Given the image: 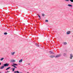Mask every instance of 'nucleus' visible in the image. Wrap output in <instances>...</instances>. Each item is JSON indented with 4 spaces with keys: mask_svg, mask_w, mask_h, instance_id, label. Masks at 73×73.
Returning <instances> with one entry per match:
<instances>
[{
    "mask_svg": "<svg viewBox=\"0 0 73 73\" xmlns=\"http://www.w3.org/2000/svg\"><path fill=\"white\" fill-rule=\"evenodd\" d=\"M42 16H43V17L45 16V14H42Z\"/></svg>",
    "mask_w": 73,
    "mask_h": 73,
    "instance_id": "20",
    "label": "nucleus"
},
{
    "mask_svg": "<svg viewBox=\"0 0 73 73\" xmlns=\"http://www.w3.org/2000/svg\"><path fill=\"white\" fill-rule=\"evenodd\" d=\"M0 73H1V72H0Z\"/></svg>",
    "mask_w": 73,
    "mask_h": 73,
    "instance_id": "31",
    "label": "nucleus"
},
{
    "mask_svg": "<svg viewBox=\"0 0 73 73\" xmlns=\"http://www.w3.org/2000/svg\"><path fill=\"white\" fill-rule=\"evenodd\" d=\"M71 2H73V0H70Z\"/></svg>",
    "mask_w": 73,
    "mask_h": 73,
    "instance_id": "23",
    "label": "nucleus"
},
{
    "mask_svg": "<svg viewBox=\"0 0 73 73\" xmlns=\"http://www.w3.org/2000/svg\"><path fill=\"white\" fill-rule=\"evenodd\" d=\"M20 73H23V72H20Z\"/></svg>",
    "mask_w": 73,
    "mask_h": 73,
    "instance_id": "30",
    "label": "nucleus"
},
{
    "mask_svg": "<svg viewBox=\"0 0 73 73\" xmlns=\"http://www.w3.org/2000/svg\"><path fill=\"white\" fill-rule=\"evenodd\" d=\"M4 34L5 35H7V33L5 32L4 33Z\"/></svg>",
    "mask_w": 73,
    "mask_h": 73,
    "instance_id": "21",
    "label": "nucleus"
},
{
    "mask_svg": "<svg viewBox=\"0 0 73 73\" xmlns=\"http://www.w3.org/2000/svg\"><path fill=\"white\" fill-rule=\"evenodd\" d=\"M55 57V56L52 55L50 56V58H53V57Z\"/></svg>",
    "mask_w": 73,
    "mask_h": 73,
    "instance_id": "8",
    "label": "nucleus"
},
{
    "mask_svg": "<svg viewBox=\"0 0 73 73\" xmlns=\"http://www.w3.org/2000/svg\"><path fill=\"white\" fill-rule=\"evenodd\" d=\"M22 61H23V59H21V60H19V62H22Z\"/></svg>",
    "mask_w": 73,
    "mask_h": 73,
    "instance_id": "16",
    "label": "nucleus"
},
{
    "mask_svg": "<svg viewBox=\"0 0 73 73\" xmlns=\"http://www.w3.org/2000/svg\"><path fill=\"white\" fill-rule=\"evenodd\" d=\"M65 1H69V0H65Z\"/></svg>",
    "mask_w": 73,
    "mask_h": 73,
    "instance_id": "24",
    "label": "nucleus"
},
{
    "mask_svg": "<svg viewBox=\"0 0 73 73\" xmlns=\"http://www.w3.org/2000/svg\"><path fill=\"white\" fill-rule=\"evenodd\" d=\"M4 68V66H2L1 67H0V69H3Z\"/></svg>",
    "mask_w": 73,
    "mask_h": 73,
    "instance_id": "6",
    "label": "nucleus"
},
{
    "mask_svg": "<svg viewBox=\"0 0 73 73\" xmlns=\"http://www.w3.org/2000/svg\"><path fill=\"white\" fill-rule=\"evenodd\" d=\"M27 73H29L28 72Z\"/></svg>",
    "mask_w": 73,
    "mask_h": 73,
    "instance_id": "32",
    "label": "nucleus"
},
{
    "mask_svg": "<svg viewBox=\"0 0 73 73\" xmlns=\"http://www.w3.org/2000/svg\"><path fill=\"white\" fill-rule=\"evenodd\" d=\"M61 56V54H59V55H56V56H55V58H57L58 57H60Z\"/></svg>",
    "mask_w": 73,
    "mask_h": 73,
    "instance_id": "5",
    "label": "nucleus"
},
{
    "mask_svg": "<svg viewBox=\"0 0 73 73\" xmlns=\"http://www.w3.org/2000/svg\"><path fill=\"white\" fill-rule=\"evenodd\" d=\"M3 65L4 66H5V67L6 66H9V64H8L7 63L4 64Z\"/></svg>",
    "mask_w": 73,
    "mask_h": 73,
    "instance_id": "2",
    "label": "nucleus"
},
{
    "mask_svg": "<svg viewBox=\"0 0 73 73\" xmlns=\"http://www.w3.org/2000/svg\"><path fill=\"white\" fill-rule=\"evenodd\" d=\"M17 64H16L13 63V65H11V66H13V67H14L15 68H17V67H16L15 66H17Z\"/></svg>",
    "mask_w": 73,
    "mask_h": 73,
    "instance_id": "1",
    "label": "nucleus"
},
{
    "mask_svg": "<svg viewBox=\"0 0 73 73\" xmlns=\"http://www.w3.org/2000/svg\"><path fill=\"white\" fill-rule=\"evenodd\" d=\"M68 6L69 7H72V5L68 4Z\"/></svg>",
    "mask_w": 73,
    "mask_h": 73,
    "instance_id": "14",
    "label": "nucleus"
},
{
    "mask_svg": "<svg viewBox=\"0 0 73 73\" xmlns=\"http://www.w3.org/2000/svg\"><path fill=\"white\" fill-rule=\"evenodd\" d=\"M37 15H38V16L39 17V19H41V17H40V16L38 14H37Z\"/></svg>",
    "mask_w": 73,
    "mask_h": 73,
    "instance_id": "19",
    "label": "nucleus"
},
{
    "mask_svg": "<svg viewBox=\"0 0 73 73\" xmlns=\"http://www.w3.org/2000/svg\"><path fill=\"white\" fill-rule=\"evenodd\" d=\"M63 44L64 45H66L67 44V43H66V42H64L63 43Z\"/></svg>",
    "mask_w": 73,
    "mask_h": 73,
    "instance_id": "13",
    "label": "nucleus"
},
{
    "mask_svg": "<svg viewBox=\"0 0 73 73\" xmlns=\"http://www.w3.org/2000/svg\"><path fill=\"white\" fill-rule=\"evenodd\" d=\"M5 73H7V72H5Z\"/></svg>",
    "mask_w": 73,
    "mask_h": 73,
    "instance_id": "28",
    "label": "nucleus"
},
{
    "mask_svg": "<svg viewBox=\"0 0 73 73\" xmlns=\"http://www.w3.org/2000/svg\"><path fill=\"white\" fill-rule=\"evenodd\" d=\"M70 33V31H67L66 33L67 35H69Z\"/></svg>",
    "mask_w": 73,
    "mask_h": 73,
    "instance_id": "7",
    "label": "nucleus"
},
{
    "mask_svg": "<svg viewBox=\"0 0 73 73\" xmlns=\"http://www.w3.org/2000/svg\"><path fill=\"white\" fill-rule=\"evenodd\" d=\"M37 43H36V46H37Z\"/></svg>",
    "mask_w": 73,
    "mask_h": 73,
    "instance_id": "27",
    "label": "nucleus"
},
{
    "mask_svg": "<svg viewBox=\"0 0 73 73\" xmlns=\"http://www.w3.org/2000/svg\"><path fill=\"white\" fill-rule=\"evenodd\" d=\"M64 56L65 57L66 56V53H64L63 54Z\"/></svg>",
    "mask_w": 73,
    "mask_h": 73,
    "instance_id": "12",
    "label": "nucleus"
},
{
    "mask_svg": "<svg viewBox=\"0 0 73 73\" xmlns=\"http://www.w3.org/2000/svg\"><path fill=\"white\" fill-rule=\"evenodd\" d=\"M49 53L51 54H54V53L52 51H49Z\"/></svg>",
    "mask_w": 73,
    "mask_h": 73,
    "instance_id": "4",
    "label": "nucleus"
},
{
    "mask_svg": "<svg viewBox=\"0 0 73 73\" xmlns=\"http://www.w3.org/2000/svg\"><path fill=\"white\" fill-rule=\"evenodd\" d=\"M4 58H1V60H0L1 61H3V60H4Z\"/></svg>",
    "mask_w": 73,
    "mask_h": 73,
    "instance_id": "18",
    "label": "nucleus"
},
{
    "mask_svg": "<svg viewBox=\"0 0 73 73\" xmlns=\"http://www.w3.org/2000/svg\"><path fill=\"white\" fill-rule=\"evenodd\" d=\"M10 68H11V67H9L6 69V70H8V69H9Z\"/></svg>",
    "mask_w": 73,
    "mask_h": 73,
    "instance_id": "10",
    "label": "nucleus"
},
{
    "mask_svg": "<svg viewBox=\"0 0 73 73\" xmlns=\"http://www.w3.org/2000/svg\"><path fill=\"white\" fill-rule=\"evenodd\" d=\"M45 21H46V22H48V20H45Z\"/></svg>",
    "mask_w": 73,
    "mask_h": 73,
    "instance_id": "22",
    "label": "nucleus"
},
{
    "mask_svg": "<svg viewBox=\"0 0 73 73\" xmlns=\"http://www.w3.org/2000/svg\"><path fill=\"white\" fill-rule=\"evenodd\" d=\"M15 62V60H11V62Z\"/></svg>",
    "mask_w": 73,
    "mask_h": 73,
    "instance_id": "15",
    "label": "nucleus"
},
{
    "mask_svg": "<svg viewBox=\"0 0 73 73\" xmlns=\"http://www.w3.org/2000/svg\"><path fill=\"white\" fill-rule=\"evenodd\" d=\"M1 65V62L0 63V65Z\"/></svg>",
    "mask_w": 73,
    "mask_h": 73,
    "instance_id": "29",
    "label": "nucleus"
},
{
    "mask_svg": "<svg viewBox=\"0 0 73 73\" xmlns=\"http://www.w3.org/2000/svg\"><path fill=\"white\" fill-rule=\"evenodd\" d=\"M15 52H11V54L13 56V55H14V54H15Z\"/></svg>",
    "mask_w": 73,
    "mask_h": 73,
    "instance_id": "9",
    "label": "nucleus"
},
{
    "mask_svg": "<svg viewBox=\"0 0 73 73\" xmlns=\"http://www.w3.org/2000/svg\"><path fill=\"white\" fill-rule=\"evenodd\" d=\"M73 54H71L70 55V60H72L73 58Z\"/></svg>",
    "mask_w": 73,
    "mask_h": 73,
    "instance_id": "3",
    "label": "nucleus"
},
{
    "mask_svg": "<svg viewBox=\"0 0 73 73\" xmlns=\"http://www.w3.org/2000/svg\"><path fill=\"white\" fill-rule=\"evenodd\" d=\"M12 69H13L12 72H14V71H15V68H12Z\"/></svg>",
    "mask_w": 73,
    "mask_h": 73,
    "instance_id": "17",
    "label": "nucleus"
},
{
    "mask_svg": "<svg viewBox=\"0 0 73 73\" xmlns=\"http://www.w3.org/2000/svg\"><path fill=\"white\" fill-rule=\"evenodd\" d=\"M20 73V72H19V71H15L14 72V73Z\"/></svg>",
    "mask_w": 73,
    "mask_h": 73,
    "instance_id": "11",
    "label": "nucleus"
},
{
    "mask_svg": "<svg viewBox=\"0 0 73 73\" xmlns=\"http://www.w3.org/2000/svg\"><path fill=\"white\" fill-rule=\"evenodd\" d=\"M36 46H37V47H38L39 46V45L38 44H37V45H36Z\"/></svg>",
    "mask_w": 73,
    "mask_h": 73,
    "instance_id": "25",
    "label": "nucleus"
},
{
    "mask_svg": "<svg viewBox=\"0 0 73 73\" xmlns=\"http://www.w3.org/2000/svg\"><path fill=\"white\" fill-rule=\"evenodd\" d=\"M7 72V73L8 72H9V71H7V72Z\"/></svg>",
    "mask_w": 73,
    "mask_h": 73,
    "instance_id": "26",
    "label": "nucleus"
}]
</instances>
